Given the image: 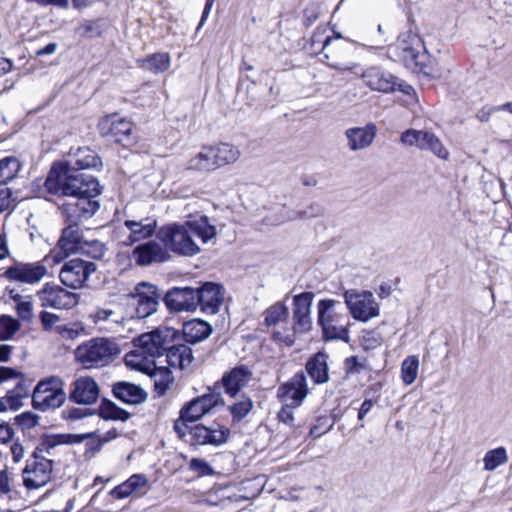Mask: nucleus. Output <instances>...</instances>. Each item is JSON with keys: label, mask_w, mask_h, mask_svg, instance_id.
<instances>
[{"label": "nucleus", "mask_w": 512, "mask_h": 512, "mask_svg": "<svg viewBox=\"0 0 512 512\" xmlns=\"http://www.w3.org/2000/svg\"><path fill=\"white\" fill-rule=\"evenodd\" d=\"M112 392L116 399L128 405L142 404L148 398V394L142 387L125 381L116 382Z\"/></svg>", "instance_id": "c85d7f7f"}, {"label": "nucleus", "mask_w": 512, "mask_h": 512, "mask_svg": "<svg viewBox=\"0 0 512 512\" xmlns=\"http://www.w3.org/2000/svg\"><path fill=\"white\" fill-rule=\"evenodd\" d=\"M47 274V268L41 262H16L8 267L3 276L10 281L35 284L41 281Z\"/></svg>", "instance_id": "f3484780"}, {"label": "nucleus", "mask_w": 512, "mask_h": 512, "mask_svg": "<svg viewBox=\"0 0 512 512\" xmlns=\"http://www.w3.org/2000/svg\"><path fill=\"white\" fill-rule=\"evenodd\" d=\"M107 251L106 245L96 239L84 240L78 252L95 260L103 258Z\"/></svg>", "instance_id": "a18cd8bd"}, {"label": "nucleus", "mask_w": 512, "mask_h": 512, "mask_svg": "<svg viewBox=\"0 0 512 512\" xmlns=\"http://www.w3.org/2000/svg\"><path fill=\"white\" fill-rule=\"evenodd\" d=\"M54 461L47 457L32 458L27 460L23 469V483L28 489H37L50 481Z\"/></svg>", "instance_id": "2eb2a0df"}, {"label": "nucleus", "mask_w": 512, "mask_h": 512, "mask_svg": "<svg viewBox=\"0 0 512 512\" xmlns=\"http://www.w3.org/2000/svg\"><path fill=\"white\" fill-rule=\"evenodd\" d=\"M321 309L322 310L320 313V317H318L317 322H318V325L322 328L323 337L326 340L339 339V340L348 342L349 341V330L342 325L338 326V325H335L334 323L324 322L323 315L326 313L327 307H325L324 304H322Z\"/></svg>", "instance_id": "4c0bfd02"}, {"label": "nucleus", "mask_w": 512, "mask_h": 512, "mask_svg": "<svg viewBox=\"0 0 512 512\" xmlns=\"http://www.w3.org/2000/svg\"><path fill=\"white\" fill-rule=\"evenodd\" d=\"M21 169L19 160L15 157H5L0 160V188L7 187Z\"/></svg>", "instance_id": "a19ab883"}, {"label": "nucleus", "mask_w": 512, "mask_h": 512, "mask_svg": "<svg viewBox=\"0 0 512 512\" xmlns=\"http://www.w3.org/2000/svg\"><path fill=\"white\" fill-rule=\"evenodd\" d=\"M212 332L210 324L204 320L193 319L183 324L182 334L187 343L195 344L207 337Z\"/></svg>", "instance_id": "7c9ffc66"}, {"label": "nucleus", "mask_w": 512, "mask_h": 512, "mask_svg": "<svg viewBox=\"0 0 512 512\" xmlns=\"http://www.w3.org/2000/svg\"><path fill=\"white\" fill-rule=\"evenodd\" d=\"M308 394L306 376L303 371L296 373L289 381L282 384L277 391L281 401L299 406Z\"/></svg>", "instance_id": "412c9836"}, {"label": "nucleus", "mask_w": 512, "mask_h": 512, "mask_svg": "<svg viewBox=\"0 0 512 512\" xmlns=\"http://www.w3.org/2000/svg\"><path fill=\"white\" fill-rule=\"evenodd\" d=\"M18 379L16 386L7 392L5 398H0V412L7 410V404L12 410H17L22 405L21 399L29 396L32 380H27L21 372L12 367L0 366V383Z\"/></svg>", "instance_id": "9b49d317"}, {"label": "nucleus", "mask_w": 512, "mask_h": 512, "mask_svg": "<svg viewBox=\"0 0 512 512\" xmlns=\"http://www.w3.org/2000/svg\"><path fill=\"white\" fill-rule=\"evenodd\" d=\"M99 394L97 382L92 377L82 376L71 384L69 400L77 404L91 405L98 400Z\"/></svg>", "instance_id": "4be33fe9"}, {"label": "nucleus", "mask_w": 512, "mask_h": 512, "mask_svg": "<svg viewBox=\"0 0 512 512\" xmlns=\"http://www.w3.org/2000/svg\"><path fill=\"white\" fill-rule=\"evenodd\" d=\"M325 29L321 30L317 28V30L313 33L310 40V47L315 53H321L325 49H328L332 42V38L327 36L324 37Z\"/></svg>", "instance_id": "8fccbe9b"}, {"label": "nucleus", "mask_w": 512, "mask_h": 512, "mask_svg": "<svg viewBox=\"0 0 512 512\" xmlns=\"http://www.w3.org/2000/svg\"><path fill=\"white\" fill-rule=\"evenodd\" d=\"M39 319L41 321L43 329L46 331L51 330L52 327L60 320L59 316L47 311H42L39 314Z\"/></svg>", "instance_id": "338daca9"}, {"label": "nucleus", "mask_w": 512, "mask_h": 512, "mask_svg": "<svg viewBox=\"0 0 512 512\" xmlns=\"http://www.w3.org/2000/svg\"><path fill=\"white\" fill-rule=\"evenodd\" d=\"M15 423L22 429L27 430L34 428L37 426L39 421V416L32 412H23L17 415L15 418Z\"/></svg>", "instance_id": "5fc2aeb1"}, {"label": "nucleus", "mask_w": 512, "mask_h": 512, "mask_svg": "<svg viewBox=\"0 0 512 512\" xmlns=\"http://www.w3.org/2000/svg\"><path fill=\"white\" fill-rule=\"evenodd\" d=\"M333 427V422L326 416L319 417L316 424H314L309 431V435L313 438H319L324 435Z\"/></svg>", "instance_id": "864d4df0"}, {"label": "nucleus", "mask_w": 512, "mask_h": 512, "mask_svg": "<svg viewBox=\"0 0 512 512\" xmlns=\"http://www.w3.org/2000/svg\"><path fill=\"white\" fill-rule=\"evenodd\" d=\"M43 307L55 309H69L77 303V295L69 292L59 285L46 283L37 293Z\"/></svg>", "instance_id": "a211bd4d"}, {"label": "nucleus", "mask_w": 512, "mask_h": 512, "mask_svg": "<svg viewBox=\"0 0 512 512\" xmlns=\"http://www.w3.org/2000/svg\"><path fill=\"white\" fill-rule=\"evenodd\" d=\"M224 405L225 401L219 388L216 385L212 388L209 387L206 393L193 398L181 407L179 417L173 425L175 433L183 440L187 436L190 423L197 422L217 407Z\"/></svg>", "instance_id": "f03ea898"}, {"label": "nucleus", "mask_w": 512, "mask_h": 512, "mask_svg": "<svg viewBox=\"0 0 512 512\" xmlns=\"http://www.w3.org/2000/svg\"><path fill=\"white\" fill-rule=\"evenodd\" d=\"M400 142L406 146L430 151L443 160H447L450 155L442 141L434 133L427 130L408 129L401 134Z\"/></svg>", "instance_id": "f8f14e48"}, {"label": "nucleus", "mask_w": 512, "mask_h": 512, "mask_svg": "<svg viewBox=\"0 0 512 512\" xmlns=\"http://www.w3.org/2000/svg\"><path fill=\"white\" fill-rule=\"evenodd\" d=\"M185 223L190 232L200 238L203 243H208L216 237V227L209 222V218L206 215H201Z\"/></svg>", "instance_id": "e433bc0d"}, {"label": "nucleus", "mask_w": 512, "mask_h": 512, "mask_svg": "<svg viewBox=\"0 0 512 512\" xmlns=\"http://www.w3.org/2000/svg\"><path fill=\"white\" fill-rule=\"evenodd\" d=\"M126 481L134 493H143L148 486L147 478L143 474H133Z\"/></svg>", "instance_id": "4d7b16f0"}, {"label": "nucleus", "mask_w": 512, "mask_h": 512, "mask_svg": "<svg viewBox=\"0 0 512 512\" xmlns=\"http://www.w3.org/2000/svg\"><path fill=\"white\" fill-rule=\"evenodd\" d=\"M32 310H33V306H32V303L29 301L20 300L17 303L18 316L24 321L31 320V318L33 316Z\"/></svg>", "instance_id": "69168bd1"}, {"label": "nucleus", "mask_w": 512, "mask_h": 512, "mask_svg": "<svg viewBox=\"0 0 512 512\" xmlns=\"http://www.w3.org/2000/svg\"><path fill=\"white\" fill-rule=\"evenodd\" d=\"M75 32L82 38H96L103 34L104 27L100 20H85L75 29Z\"/></svg>", "instance_id": "c03bdc74"}, {"label": "nucleus", "mask_w": 512, "mask_h": 512, "mask_svg": "<svg viewBox=\"0 0 512 512\" xmlns=\"http://www.w3.org/2000/svg\"><path fill=\"white\" fill-rule=\"evenodd\" d=\"M252 377V371L246 365H239L223 374L221 385L225 393L235 397L244 388Z\"/></svg>", "instance_id": "bb28decb"}, {"label": "nucleus", "mask_w": 512, "mask_h": 512, "mask_svg": "<svg viewBox=\"0 0 512 512\" xmlns=\"http://www.w3.org/2000/svg\"><path fill=\"white\" fill-rule=\"evenodd\" d=\"M164 358L169 367L180 370L188 368L194 359L192 349L188 345L175 342L167 348ZM159 363L163 361L159 360Z\"/></svg>", "instance_id": "c756f323"}, {"label": "nucleus", "mask_w": 512, "mask_h": 512, "mask_svg": "<svg viewBox=\"0 0 512 512\" xmlns=\"http://www.w3.org/2000/svg\"><path fill=\"white\" fill-rule=\"evenodd\" d=\"M139 67L153 74L167 71L171 65V57L167 52H157L137 60Z\"/></svg>", "instance_id": "f704fd0d"}, {"label": "nucleus", "mask_w": 512, "mask_h": 512, "mask_svg": "<svg viewBox=\"0 0 512 512\" xmlns=\"http://www.w3.org/2000/svg\"><path fill=\"white\" fill-rule=\"evenodd\" d=\"M376 134L377 127L371 122L363 127L348 128L345 131L347 146L351 151L364 150L373 143Z\"/></svg>", "instance_id": "cd10ccee"}, {"label": "nucleus", "mask_w": 512, "mask_h": 512, "mask_svg": "<svg viewBox=\"0 0 512 512\" xmlns=\"http://www.w3.org/2000/svg\"><path fill=\"white\" fill-rule=\"evenodd\" d=\"M289 310L284 302H276L264 312V324L268 327L287 322Z\"/></svg>", "instance_id": "ea45409f"}, {"label": "nucleus", "mask_w": 512, "mask_h": 512, "mask_svg": "<svg viewBox=\"0 0 512 512\" xmlns=\"http://www.w3.org/2000/svg\"><path fill=\"white\" fill-rule=\"evenodd\" d=\"M349 51L348 44H338L333 47L330 52L324 54L325 58L329 60L328 66L340 71H351L356 68V63L347 61Z\"/></svg>", "instance_id": "2f4dec72"}, {"label": "nucleus", "mask_w": 512, "mask_h": 512, "mask_svg": "<svg viewBox=\"0 0 512 512\" xmlns=\"http://www.w3.org/2000/svg\"><path fill=\"white\" fill-rule=\"evenodd\" d=\"M99 416L105 420H121L127 421L130 418V413L108 399H102L99 406Z\"/></svg>", "instance_id": "79ce46f5"}, {"label": "nucleus", "mask_w": 512, "mask_h": 512, "mask_svg": "<svg viewBox=\"0 0 512 512\" xmlns=\"http://www.w3.org/2000/svg\"><path fill=\"white\" fill-rule=\"evenodd\" d=\"M161 295L155 285L139 283L134 293L129 296V307L133 309L130 313L132 318L144 319L154 314L159 305Z\"/></svg>", "instance_id": "6e6552de"}, {"label": "nucleus", "mask_w": 512, "mask_h": 512, "mask_svg": "<svg viewBox=\"0 0 512 512\" xmlns=\"http://www.w3.org/2000/svg\"><path fill=\"white\" fill-rule=\"evenodd\" d=\"M197 289L191 287H173L165 294L163 300L170 311L193 312L197 309Z\"/></svg>", "instance_id": "6ab92c4d"}, {"label": "nucleus", "mask_w": 512, "mask_h": 512, "mask_svg": "<svg viewBox=\"0 0 512 512\" xmlns=\"http://www.w3.org/2000/svg\"><path fill=\"white\" fill-rule=\"evenodd\" d=\"M121 349L115 339L95 337L80 344L74 351L75 361L86 369L108 365Z\"/></svg>", "instance_id": "7ed1b4c3"}, {"label": "nucleus", "mask_w": 512, "mask_h": 512, "mask_svg": "<svg viewBox=\"0 0 512 512\" xmlns=\"http://www.w3.org/2000/svg\"><path fill=\"white\" fill-rule=\"evenodd\" d=\"M424 48L422 39L415 34H408L398 40L395 53L406 66L418 65L421 50Z\"/></svg>", "instance_id": "393cba45"}, {"label": "nucleus", "mask_w": 512, "mask_h": 512, "mask_svg": "<svg viewBox=\"0 0 512 512\" xmlns=\"http://www.w3.org/2000/svg\"><path fill=\"white\" fill-rule=\"evenodd\" d=\"M132 257L139 266H149L153 263H163L169 259V254L162 245L154 240L139 244L132 251Z\"/></svg>", "instance_id": "5701e85b"}, {"label": "nucleus", "mask_w": 512, "mask_h": 512, "mask_svg": "<svg viewBox=\"0 0 512 512\" xmlns=\"http://www.w3.org/2000/svg\"><path fill=\"white\" fill-rule=\"evenodd\" d=\"M344 301L355 320L367 322L379 315L380 308L372 292L347 290L344 293Z\"/></svg>", "instance_id": "1a4fd4ad"}, {"label": "nucleus", "mask_w": 512, "mask_h": 512, "mask_svg": "<svg viewBox=\"0 0 512 512\" xmlns=\"http://www.w3.org/2000/svg\"><path fill=\"white\" fill-rule=\"evenodd\" d=\"M20 322L10 315L0 316V341L10 340L20 329Z\"/></svg>", "instance_id": "49530a36"}, {"label": "nucleus", "mask_w": 512, "mask_h": 512, "mask_svg": "<svg viewBox=\"0 0 512 512\" xmlns=\"http://www.w3.org/2000/svg\"><path fill=\"white\" fill-rule=\"evenodd\" d=\"M319 7L317 5H310L303 11V24L305 27H310L319 18Z\"/></svg>", "instance_id": "680f3d73"}, {"label": "nucleus", "mask_w": 512, "mask_h": 512, "mask_svg": "<svg viewBox=\"0 0 512 512\" xmlns=\"http://www.w3.org/2000/svg\"><path fill=\"white\" fill-rule=\"evenodd\" d=\"M252 408L253 401L249 397L243 396L240 400L229 406V411L232 415L233 421L239 422L250 413Z\"/></svg>", "instance_id": "09e8293b"}, {"label": "nucleus", "mask_w": 512, "mask_h": 512, "mask_svg": "<svg viewBox=\"0 0 512 512\" xmlns=\"http://www.w3.org/2000/svg\"><path fill=\"white\" fill-rule=\"evenodd\" d=\"M60 164L65 165L69 169L76 171V173L78 175H81L83 177L93 178L98 182L96 177H94L90 174L81 172V170H84V169L97 168V167L101 166V164H102L101 159L98 156V154L94 150H92L88 147L79 148L74 155V160H70L68 162L54 163L52 165L50 171L56 165H60Z\"/></svg>", "instance_id": "b1692460"}, {"label": "nucleus", "mask_w": 512, "mask_h": 512, "mask_svg": "<svg viewBox=\"0 0 512 512\" xmlns=\"http://www.w3.org/2000/svg\"><path fill=\"white\" fill-rule=\"evenodd\" d=\"M365 84L372 90L390 93L396 90L409 93L411 86L398 82V79L391 73L379 67H370L362 74Z\"/></svg>", "instance_id": "dca6fc26"}, {"label": "nucleus", "mask_w": 512, "mask_h": 512, "mask_svg": "<svg viewBox=\"0 0 512 512\" xmlns=\"http://www.w3.org/2000/svg\"><path fill=\"white\" fill-rule=\"evenodd\" d=\"M324 304L325 307H327L326 313L323 315L324 322H330L334 323L336 321V318L338 317V312L336 310V306L340 305V302L333 299H321L318 302L317 309H318V317H320L321 313V305Z\"/></svg>", "instance_id": "603ef678"}, {"label": "nucleus", "mask_w": 512, "mask_h": 512, "mask_svg": "<svg viewBox=\"0 0 512 512\" xmlns=\"http://www.w3.org/2000/svg\"><path fill=\"white\" fill-rule=\"evenodd\" d=\"M507 461L508 456L504 447L489 450L483 458L484 469L486 471H493L500 465L505 464Z\"/></svg>", "instance_id": "37998d69"}, {"label": "nucleus", "mask_w": 512, "mask_h": 512, "mask_svg": "<svg viewBox=\"0 0 512 512\" xmlns=\"http://www.w3.org/2000/svg\"><path fill=\"white\" fill-rule=\"evenodd\" d=\"M134 492L131 489L130 485L127 481L121 483L120 485L113 488L110 492V495L116 499H124L132 495Z\"/></svg>", "instance_id": "774afa93"}, {"label": "nucleus", "mask_w": 512, "mask_h": 512, "mask_svg": "<svg viewBox=\"0 0 512 512\" xmlns=\"http://www.w3.org/2000/svg\"><path fill=\"white\" fill-rule=\"evenodd\" d=\"M197 289V306L203 312L215 314L222 303V287L219 284L206 282Z\"/></svg>", "instance_id": "a878e982"}, {"label": "nucleus", "mask_w": 512, "mask_h": 512, "mask_svg": "<svg viewBox=\"0 0 512 512\" xmlns=\"http://www.w3.org/2000/svg\"><path fill=\"white\" fill-rule=\"evenodd\" d=\"M189 469L199 476H210L213 475L214 469L209 465V463L200 458H193L189 463Z\"/></svg>", "instance_id": "6e6d98bb"}, {"label": "nucleus", "mask_w": 512, "mask_h": 512, "mask_svg": "<svg viewBox=\"0 0 512 512\" xmlns=\"http://www.w3.org/2000/svg\"><path fill=\"white\" fill-rule=\"evenodd\" d=\"M306 371L315 384H323L329 380L326 355L316 353L306 363Z\"/></svg>", "instance_id": "72a5a7b5"}, {"label": "nucleus", "mask_w": 512, "mask_h": 512, "mask_svg": "<svg viewBox=\"0 0 512 512\" xmlns=\"http://www.w3.org/2000/svg\"><path fill=\"white\" fill-rule=\"evenodd\" d=\"M314 300L312 292H302L293 297L292 302V325L283 331H274L273 339L292 346L296 334H304L312 328L311 307Z\"/></svg>", "instance_id": "20e7f679"}, {"label": "nucleus", "mask_w": 512, "mask_h": 512, "mask_svg": "<svg viewBox=\"0 0 512 512\" xmlns=\"http://www.w3.org/2000/svg\"><path fill=\"white\" fill-rule=\"evenodd\" d=\"M179 338L178 331L170 327H158L134 340L143 353L160 360L167 348Z\"/></svg>", "instance_id": "0eeeda50"}, {"label": "nucleus", "mask_w": 512, "mask_h": 512, "mask_svg": "<svg viewBox=\"0 0 512 512\" xmlns=\"http://www.w3.org/2000/svg\"><path fill=\"white\" fill-rule=\"evenodd\" d=\"M95 413V410H91L88 408H69L63 411V417L71 420H77L87 416L94 415Z\"/></svg>", "instance_id": "bf43d9fd"}, {"label": "nucleus", "mask_w": 512, "mask_h": 512, "mask_svg": "<svg viewBox=\"0 0 512 512\" xmlns=\"http://www.w3.org/2000/svg\"><path fill=\"white\" fill-rule=\"evenodd\" d=\"M419 359L417 356H408L401 366L402 380L405 384H412L418 375Z\"/></svg>", "instance_id": "de8ad7c7"}, {"label": "nucleus", "mask_w": 512, "mask_h": 512, "mask_svg": "<svg viewBox=\"0 0 512 512\" xmlns=\"http://www.w3.org/2000/svg\"><path fill=\"white\" fill-rule=\"evenodd\" d=\"M95 433L85 434H51L41 437L39 444L33 452L36 458L52 455V450L63 444H78L91 438Z\"/></svg>", "instance_id": "aec40b11"}, {"label": "nucleus", "mask_w": 512, "mask_h": 512, "mask_svg": "<svg viewBox=\"0 0 512 512\" xmlns=\"http://www.w3.org/2000/svg\"><path fill=\"white\" fill-rule=\"evenodd\" d=\"M212 146H204L202 150L192 157L188 162V168L200 172H209L218 169L216 159L214 158Z\"/></svg>", "instance_id": "c9c22d12"}, {"label": "nucleus", "mask_w": 512, "mask_h": 512, "mask_svg": "<svg viewBox=\"0 0 512 512\" xmlns=\"http://www.w3.org/2000/svg\"><path fill=\"white\" fill-rule=\"evenodd\" d=\"M190 233L186 223H173L160 229L159 238L172 252L183 256H194L200 252V248Z\"/></svg>", "instance_id": "423d86ee"}, {"label": "nucleus", "mask_w": 512, "mask_h": 512, "mask_svg": "<svg viewBox=\"0 0 512 512\" xmlns=\"http://www.w3.org/2000/svg\"><path fill=\"white\" fill-rule=\"evenodd\" d=\"M214 151V158L216 159L218 167H222L234 163L240 157V150L229 143H219L212 146Z\"/></svg>", "instance_id": "58836bf2"}, {"label": "nucleus", "mask_w": 512, "mask_h": 512, "mask_svg": "<svg viewBox=\"0 0 512 512\" xmlns=\"http://www.w3.org/2000/svg\"><path fill=\"white\" fill-rule=\"evenodd\" d=\"M382 344V338L374 332H367L362 337V346L366 350L375 349Z\"/></svg>", "instance_id": "052dcab7"}, {"label": "nucleus", "mask_w": 512, "mask_h": 512, "mask_svg": "<svg viewBox=\"0 0 512 512\" xmlns=\"http://www.w3.org/2000/svg\"><path fill=\"white\" fill-rule=\"evenodd\" d=\"M97 270L95 263L74 258L62 266L59 278L63 285L71 289H78L88 280L90 275Z\"/></svg>", "instance_id": "4468645a"}, {"label": "nucleus", "mask_w": 512, "mask_h": 512, "mask_svg": "<svg viewBox=\"0 0 512 512\" xmlns=\"http://www.w3.org/2000/svg\"><path fill=\"white\" fill-rule=\"evenodd\" d=\"M98 130L102 137L123 145L132 142L133 123L118 114H110L98 122Z\"/></svg>", "instance_id": "ddd939ff"}, {"label": "nucleus", "mask_w": 512, "mask_h": 512, "mask_svg": "<svg viewBox=\"0 0 512 512\" xmlns=\"http://www.w3.org/2000/svg\"><path fill=\"white\" fill-rule=\"evenodd\" d=\"M155 388L159 393L164 394L169 388V385L173 382V376L171 371L166 367H160L154 374Z\"/></svg>", "instance_id": "3c124183"}, {"label": "nucleus", "mask_w": 512, "mask_h": 512, "mask_svg": "<svg viewBox=\"0 0 512 512\" xmlns=\"http://www.w3.org/2000/svg\"><path fill=\"white\" fill-rule=\"evenodd\" d=\"M323 215V208L318 203H313L307 209L299 211L292 219H311Z\"/></svg>", "instance_id": "13d9d810"}, {"label": "nucleus", "mask_w": 512, "mask_h": 512, "mask_svg": "<svg viewBox=\"0 0 512 512\" xmlns=\"http://www.w3.org/2000/svg\"><path fill=\"white\" fill-rule=\"evenodd\" d=\"M125 226L130 230L129 244H133L153 235L156 228V220L151 218H145L140 221L126 220Z\"/></svg>", "instance_id": "473e14b6"}, {"label": "nucleus", "mask_w": 512, "mask_h": 512, "mask_svg": "<svg viewBox=\"0 0 512 512\" xmlns=\"http://www.w3.org/2000/svg\"><path fill=\"white\" fill-rule=\"evenodd\" d=\"M65 401L64 381L59 376L40 380L32 394L33 408L42 412L59 408Z\"/></svg>", "instance_id": "39448f33"}, {"label": "nucleus", "mask_w": 512, "mask_h": 512, "mask_svg": "<svg viewBox=\"0 0 512 512\" xmlns=\"http://www.w3.org/2000/svg\"><path fill=\"white\" fill-rule=\"evenodd\" d=\"M188 434L190 436L189 443L193 447L206 445L219 447L227 443L231 431L227 426L213 422L210 425L196 424L188 428Z\"/></svg>", "instance_id": "9d476101"}, {"label": "nucleus", "mask_w": 512, "mask_h": 512, "mask_svg": "<svg viewBox=\"0 0 512 512\" xmlns=\"http://www.w3.org/2000/svg\"><path fill=\"white\" fill-rule=\"evenodd\" d=\"M43 187L48 194L70 198L62 207L68 225L62 230L57 250L51 252L53 261L59 263L79 251L84 239L78 224L98 211L100 204L95 197L101 194V189L95 179L78 175L62 164L49 171Z\"/></svg>", "instance_id": "f257e3e1"}, {"label": "nucleus", "mask_w": 512, "mask_h": 512, "mask_svg": "<svg viewBox=\"0 0 512 512\" xmlns=\"http://www.w3.org/2000/svg\"><path fill=\"white\" fill-rule=\"evenodd\" d=\"M295 406L286 403L281 410L278 412V419L279 421L283 422L284 424H287L289 426L294 425V409Z\"/></svg>", "instance_id": "e2e57ef3"}, {"label": "nucleus", "mask_w": 512, "mask_h": 512, "mask_svg": "<svg viewBox=\"0 0 512 512\" xmlns=\"http://www.w3.org/2000/svg\"><path fill=\"white\" fill-rule=\"evenodd\" d=\"M83 331V328H72L66 325L57 326V332L62 336V338L67 340H74L78 338Z\"/></svg>", "instance_id": "0e129e2a"}]
</instances>
